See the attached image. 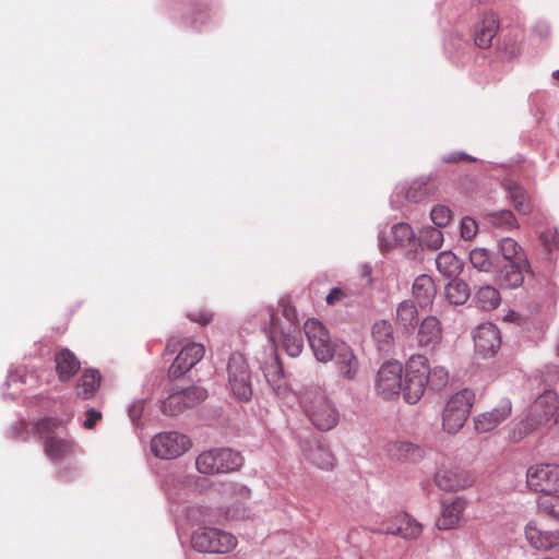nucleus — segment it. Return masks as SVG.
I'll use <instances>...</instances> for the list:
<instances>
[{"instance_id": "10", "label": "nucleus", "mask_w": 559, "mask_h": 559, "mask_svg": "<svg viewBox=\"0 0 559 559\" xmlns=\"http://www.w3.org/2000/svg\"><path fill=\"white\" fill-rule=\"evenodd\" d=\"M403 367L399 361L383 364L376 378V390L379 395L390 400L397 395L402 389Z\"/></svg>"}, {"instance_id": "11", "label": "nucleus", "mask_w": 559, "mask_h": 559, "mask_svg": "<svg viewBox=\"0 0 559 559\" xmlns=\"http://www.w3.org/2000/svg\"><path fill=\"white\" fill-rule=\"evenodd\" d=\"M192 447L187 435L178 431H164L151 439L152 454H186Z\"/></svg>"}, {"instance_id": "7", "label": "nucleus", "mask_w": 559, "mask_h": 559, "mask_svg": "<svg viewBox=\"0 0 559 559\" xmlns=\"http://www.w3.org/2000/svg\"><path fill=\"white\" fill-rule=\"evenodd\" d=\"M425 372V356L414 355L406 362L401 392L408 404H416L428 389Z\"/></svg>"}, {"instance_id": "30", "label": "nucleus", "mask_w": 559, "mask_h": 559, "mask_svg": "<svg viewBox=\"0 0 559 559\" xmlns=\"http://www.w3.org/2000/svg\"><path fill=\"white\" fill-rule=\"evenodd\" d=\"M102 376L98 370H86L78 381V395L84 400L92 397L100 385Z\"/></svg>"}, {"instance_id": "44", "label": "nucleus", "mask_w": 559, "mask_h": 559, "mask_svg": "<svg viewBox=\"0 0 559 559\" xmlns=\"http://www.w3.org/2000/svg\"><path fill=\"white\" fill-rule=\"evenodd\" d=\"M537 506L543 513L559 521V496L540 497Z\"/></svg>"}, {"instance_id": "54", "label": "nucleus", "mask_w": 559, "mask_h": 559, "mask_svg": "<svg viewBox=\"0 0 559 559\" xmlns=\"http://www.w3.org/2000/svg\"><path fill=\"white\" fill-rule=\"evenodd\" d=\"M143 409V401H136L129 407V417L134 424L141 418Z\"/></svg>"}, {"instance_id": "16", "label": "nucleus", "mask_w": 559, "mask_h": 559, "mask_svg": "<svg viewBox=\"0 0 559 559\" xmlns=\"http://www.w3.org/2000/svg\"><path fill=\"white\" fill-rule=\"evenodd\" d=\"M524 536L530 546L536 550L547 551L559 546V531H545L535 520L527 522Z\"/></svg>"}, {"instance_id": "39", "label": "nucleus", "mask_w": 559, "mask_h": 559, "mask_svg": "<svg viewBox=\"0 0 559 559\" xmlns=\"http://www.w3.org/2000/svg\"><path fill=\"white\" fill-rule=\"evenodd\" d=\"M487 413L489 430H493L503 420H506L511 414V402L503 400L500 402L498 407L492 408Z\"/></svg>"}, {"instance_id": "60", "label": "nucleus", "mask_w": 559, "mask_h": 559, "mask_svg": "<svg viewBox=\"0 0 559 559\" xmlns=\"http://www.w3.org/2000/svg\"><path fill=\"white\" fill-rule=\"evenodd\" d=\"M552 76L556 79V80H559V69L556 70L554 73H552Z\"/></svg>"}, {"instance_id": "4", "label": "nucleus", "mask_w": 559, "mask_h": 559, "mask_svg": "<svg viewBox=\"0 0 559 559\" xmlns=\"http://www.w3.org/2000/svg\"><path fill=\"white\" fill-rule=\"evenodd\" d=\"M191 545L203 554H227L237 546V538L215 527H200L192 533Z\"/></svg>"}, {"instance_id": "42", "label": "nucleus", "mask_w": 559, "mask_h": 559, "mask_svg": "<svg viewBox=\"0 0 559 559\" xmlns=\"http://www.w3.org/2000/svg\"><path fill=\"white\" fill-rule=\"evenodd\" d=\"M182 396L186 408L193 407L207 397V392L197 385L182 386Z\"/></svg>"}, {"instance_id": "55", "label": "nucleus", "mask_w": 559, "mask_h": 559, "mask_svg": "<svg viewBox=\"0 0 559 559\" xmlns=\"http://www.w3.org/2000/svg\"><path fill=\"white\" fill-rule=\"evenodd\" d=\"M345 293L338 288V287H334L331 289V292L328 294L325 300H326V304L330 305V306H333L335 305L337 301H340L341 299H343L345 297Z\"/></svg>"}, {"instance_id": "46", "label": "nucleus", "mask_w": 559, "mask_h": 559, "mask_svg": "<svg viewBox=\"0 0 559 559\" xmlns=\"http://www.w3.org/2000/svg\"><path fill=\"white\" fill-rule=\"evenodd\" d=\"M392 235L394 240L400 245L409 242L415 236L413 228L406 223H397L393 225Z\"/></svg>"}, {"instance_id": "6", "label": "nucleus", "mask_w": 559, "mask_h": 559, "mask_svg": "<svg viewBox=\"0 0 559 559\" xmlns=\"http://www.w3.org/2000/svg\"><path fill=\"white\" fill-rule=\"evenodd\" d=\"M304 331L316 359L320 362L331 361L340 346L331 338L325 325L311 318L305 322Z\"/></svg>"}, {"instance_id": "26", "label": "nucleus", "mask_w": 559, "mask_h": 559, "mask_svg": "<svg viewBox=\"0 0 559 559\" xmlns=\"http://www.w3.org/2000/svg\"><path fill=\"white\" fill-rule=\"evenodd\" d=\"M499 28V21L493 13L486 15L475 32V44L483 49L489 48Z\"/></svg>"}, {"instance_id": "24", "label": "nucleus", "mask_w": 559, "mask_h": 559, "mask_svg": "<svg viewBox=\"0 0 559 559\" xmlns=\"http://www.w3.org/2000/svg\"><path fill=\"white\" fill-rule=\"evenodd\" d=\"M442 338L440 322L436 317H428L423 320L417 333L420 347L435 348Z\"/></svg>"}, {"instance_id": "38", "label": "nucleus", "mask_w": 559, "mask_h": 559, "mask_svg": "<svg viewBox=\"0 0 559 559\" xmlns=\"http://www.w3.org/2000/svg\"><path fill=\"white\" fill-rule=\"evenodd\" d=\"M534 431H543V427L539 426V421H537L536 418L530 417L527 415V417L520 421L518 426L510 432L509 439L510 441L516 443L521 441L524 436Z\"/></svg>"}, {"instance_id": "52", "label": "nucleus", "mask_w": 559, "mask_h": 559, "mask_svg": "<svg viewBox=\"0 0 559 559\" xmlns=\"http://www.w3.org/2000/svg\"><path fill=\"white\" fill-rule=\"evenodd\" d=\"M26 431V423L24 420L16 421L9 430V435L13 439H24Z\"/></svg>"}, {"instance_id": "57", "label": "nucleus", "mask_w": 559, "mask_h": 559, "mask_svg": "<svg viewBox=\"0 0 559 559\" xmlns=\"http://www.w3.org/2000/svg\"><path fill=\"white\" fill-rule=\"evenodd\" d=\"M535 34L545 39L550 36V26L546 22H538L534 27Z\"/></svg>"}, {"instance_id": "58", "label": "nucleus", "mask_w": 559, "mask_h": 559, "mask_svg": "<svg viewBox=\"0 0 559 559\" xmlns=\"http://www.w3.org/2000/svg\"><path fill=\"white\" fill-rule=\"evenodd\" d=\"M462 159H471L472 160L471 156H468L466 153H463V152L451 153L448 156L443 157V160L445 163H455V162H459Z\"/></svg>"}, {"instance_id": "1", "label": "nucleus", "mask_w": 559, "mask_h": 559, "mask_svg": "<svg viewBox=\"0 0 559 559\" xmlns=\"http://www.w3.org/2000/svg\"><path fill=\"white\" fill-rule=\"evenodd\" d=\"M278 308L281 314L276 313L272 307L260 310L259 319L262 330L272 344L275 345L277 341H281L290 357H298L304 348V340L296 309L286 298L278 301Z\"/></svg>"}, {"instance_id": "25", "label": "nucleus", "mask_w": 559, "mask_h": 559, "mask_svg": "<svg viewBox=\"0 0 559 559\" xmlns=\"http://www.w3.org/2000/svg\"><path fill=\"white\" fill-rule=\"evenodd\" d=\"M437 294L436 284L431 276L421 274L417 276L413 284V295L419 306H428L432 302Z\"/></svg>"}, {"instance_id": "43", "label": "nucleus", "mask_w": 559, "mask_h": 559, "mask_svg": "<svg viewBox=\"0 0 559 559\" xmlns=\"http://www.w3.org/2000/svg\"><path fill=\"white\" fill-rule=\"evenodd\" d=\"M499 253L508 261H516L521 251L520 245L512 238H502L498 243Z\"/></svg>"}, {"instance_id": "23", "label": "nucleus", "mask_w": 559, "mask_h": 559, "mask_svg": "<svg viewBox=\"0 0 559 559\" xmlns=\"http://www.w3.org/2000/svg\"><path fill=\"white\" fill-rule=\"evenodd\" d=\"M429 181V177H419L408 187H396V194H404L406 200L413 203L421 202L435 193L436 189Z\"/></svg>"}, {"instance_id": "9", "label": "nucleus", "mask_w": 559, "mask_h": 559, "mask_svg": "<svg viewBox=\"0 0 559 559\" xmlns=\"http://www.w3.org/2000/svg\"><path fill=\"white\" fill-rule=\"evenodd\" d=\"M526 484L533 491L550 496L559 491V465L536 464L526 472Z\"/></svg>"}, {"instance_id": "15", "label": "nucleus", "mask_w": 559, "mask_h": 559, "mask_svg": "<svg viewBox=\"0 0 559 559\" xmlns=\"http://www.w3.org/2000/svg\"><path fill=\"white\" fill-rule=\"evenodd\" d=\"M436 485L444 491H457L473 484L471 475L452 465H442L435 475Z\"/></svg>"}, {"instance_id": "49", "label": "nucleus", "mask_w": 559, "mask_h": 559, "mask_svg": "<svg viewBox=\"0 0 559 559\" xmlns=\"http://www.w3.org/2000/svg\"><path fill=\"white\" fill-rule=\"evenodd\" d=\"M540 239L549 251H559V234L557 231L548 230L543 233Z\"/></svg>"}, {"instance_id": "20", "label": "nucleus", "mask_w": 559, "mask_h": 559, "mask_svg": "<svg viewBox=\"0 0 559 559\" xmlns=\"http://www.w3.org/2000/svg\"><path fill=\"white\" fill-rule=\"evenodd\" d=\"M371 336L380 355L388 356L393 352L395 337L393 326L389 321H376L371 328Z\"/></svg>"}, {"instance_id": "22", "label": "nucleus", "mask_w": 559, "mask_h": 559, "mask_svg": "<svg viewBox=\"0 0 559 559\" xmlns=\"http://www.w3.org/2000/svg\"><path fill=\"white\" fill-rule=\"evenodd\" d=\"M334 358L340 376L349 381L354 380L359 371V361L353 349L347 345H341Z\"/></svg>"}, {"instance_id": "59", "label": "nucleus", "mask_w": 559, "mask_h": 559, "mask_svg": "<svg viewBox=\"0 0 559 559\" xmlns=\"http://www.w3.org/2000/svg\"><path fill=\"white\" fill-rule=\"evenodd\" d=\"M178 345H179V341L176 337L169 338L167 347H166V352L168 354H174L176 352Z\"/></svg>"}, {"instance_id": "27", "label": "nucleus", "mask_w": 559, "mask_h": 559, "mask_svg": "<svg viewBox=\"0 0 559 559\" xmlns=\"http://www.w3.org/2000/svg\"><path fill=\"white\" fill-rule=\"evenodd\" d=\"M437 270L448 278H454L463 270V261L451 251H442L436 258Z\"/></svg>"}, {"instance_id": "18", "label": "nucleus", "mask_w": 559, "mask_h": 559, "mask_svg": "<svg viewBox=\"0 0 559 559\" xmlns=\"http://www.w3.org/2000/svg\"><path fill=\"white\" fill-rule=\"evenodd\" d=\"M241 456H197L195 465L202 474H221L238 469Z\"/></svg>"}, {"instance_id": "13", "label": "nucleus", "mask_w": 559, "mask_h": 559, "mask_svg": "<svg viewBox=\"0 0 559 559\" xmlns=\"http://www.w3.org/2000/svg\"><path fill=\"white\" fill-rule=\"evenodd\" d=\"M475 350L484 358L493 356L501 345L499 329L492 323H483L473 334Z\"/></svg>"}, {"instance_id": "61", "label": "nucleus", "mask_w": 559, "mask_h": 559, "mask_svg": "<svg viewBox=\"0 0 559 559\" xmlns=\"http://www.w3.org/2000/svg\"><path fill=\"white\" fill-rule=\"evenodd\" d=\"M202 454H209V455H212L214 454L213 450H209V451H204Z\"/></svg>"}, {"instance_id": "21", "label": "nucleus", "mask_w": 559, "mask_h": 559, "mask_svg": "<svg viewBox=\"0 0 559 559\" xmlns=\"http://www.w3.org/2000/svg\"><path fill=\"white\" fill-rule=\"evenodd\" d=\"M466 508V501L463 498H455L449 503H443L441 514L438 518L436 525L439 530L456 528L462 519Z\"/></svg>"}, {"instance_id": "31", "label": "nucleus", "mask_w": 559, "mask_h": 559, "mask_svg": "<svg viewBox=\"0 0 559 559\" xmlns=\"http://www.w3.org/2000/svg\"><path fill=\"white\" fill-rule=\"evenodd\" d=\"M445 298L451 305H464L469 297L468 285L463 280L454 277L444 287Z\"/></svg>"}, {"instance_id": "40", "label": "nucleus", "mask_w": 559, "mask_h": 559, "mask_svg": "<svg viewBox=\"0 0 559 559\" xmlns=\"http://www.w3.org/2000/svg\"><path fill=\"white\" fill-rule=\"evenodd\" d=\"M469 262L480 272H489L492 269L490 252L484 248H475L469 252Z\"/></svg>"}, {"instance_id": "53", "label": "nucleus", "mask_w": 559, "mask_h": 559, "mask_svg": "<svg viewBox=\"0 0 559 559\" xmlns=\"http://www.w3.org/2000/svg\"><path fill=\"white\" fill-rule=\"evenodd\" d=\"M475 430L479 433H485L490 431L488 427V417L487 413H483L474 418Z\"/></svg>"}, {"instance_id": "19", "label": "nucleus", "mask_w": 559, "mask_h": 559, "mask_svg": "<svg viewBox=\"0 0 559 559\" xmlns=\"http://www.w3.org/2000/svg\"><path fill=\"white\" fill-rule=\"evenodd\" d=\"M381 532L403 538H416L421 533V524L406 513H400L382 524Z\"/></svg>"}, {"instance_id": "41", "label": "nucleus", "mask_w": 559, "mask_h": 559, "mask_svg": "<svg viewBox=\"0 0 559 559\" xmlns=\"http://www.w3.org/2000/svg\"><path fill=\"white\" fill-rule=\"evenodd\" d=\"M443 233L436 227H426L420 233V241L426 247L437 250L443 245Z\"/></svg>"}, {"instance_id": "3", "label": "nucleus", "mask_w": 559, "mask_h": 559, "mask_svg": "<svg viewBox=\"0 0 559 559\" xmlns=\"http://www.w3.org/2000/svg\"><path fill=\"white\" fill-rule=\"evenodd\" d=\"M34 429L44 441L46 454H68L75 451L74 442L68 436L62 420L44 417L35 424Z\"/></svg>"}, {"instance_id": "2", "label": "nucleus", "mask_w": 559, "mask_h": 559, "mask_svg": "<svg viewBox=\"0 0 559 559\" xmlns=\"http://www.w3.org/2000/svg\"><path fill=\"white\" fill-rule=\"evenodd\" d=\"M301 405L309 421L319 430H330L338 421V412L320 388H305Z\"/></svg>"}, {"instance_id": "51", "label": "nucleus", "mask_w": 559, "mask_h": 559, "mask_svg": "<svg viewBox=\"0 0 559 559\" xmlns=\"http://www.w3.org/2000/svg\"><path fill=\"white\" fill-rule=\"evenodd\" d=\"M310 464L322 469H331L334 466L333 456H311Z\"/></svg>"}, {"instance_id": "47", "label": "nucleus", "mask_w": 559, "mask_h": 559, "mask_svg": "<svg viewBox=\"0 0 559 559\" xmlns=\"http://www.w3.org/2000/svg\"><path fill=\"white\" fill-rule=\"evenodd\" d=\"M419 445L408 441H394L388 444L386 451L395 454H409L419 451Z\"/></svg>"}, {"instance_id": "34", "label": "nucleus", "mask_w": 559, "mask_h": 559, "mask_svg": "<svg viewBox=\"0 0 559 559\" xmlns=\"http://www.w3.org/2000/svg\"><path fill=\"white\" fill-rule=\"evenodd\" d=\"M262 371L273 391L280 394L283 386L282 384L284 372L278 359L274 357L264 362Z\"/></svg>"}, {"instance_id": "29", "label": "nucleus", "mask_w": 559, "mask_h": 559, "mask_svg": "<svg viewBox=\"0 0 559 559\" xmlns=\"http://www.w3.org/2000/svg\"><path fill=\"white\" fill-rule=\"evenodd\" d=\"M396 321L407 333H412L418 322L416 306L411 300L402 301L396 309Z\"/></svg>"}, {"instance_id": "32", "label": "nucleus", "mask_w": 559, "mask_h": 559, "mask_svg": "<svg viewBox=\"0 0 559 559\" xmlns=\"http://www.w3.org/2000/svg\"><path fill=\"white\" fill-rule=\"evenodd\" d=\"M186 408L183 396H182V386L179 384H173L168 396L162 403V412L165 415L175 416L182 412Z\"/></svg>"}, {"instance_id": "8", "label": "nucleus", "mask_w": 559, "mask_h": 559, "mask_svg": "<svg viewBox=\"0 0 559 559\" xmlns=\"http://www.w3.org/2000/svg\"><path fill=\"white\" fill-rule=\"evenodd\" d=\"M228 385L234 396L247 402L252 395L250 372L245 357L235 353L230 355L227 364Z\"/></svg>"}, {"instance_id": "37", "label": "nucleus", "mask_w": 559, "mask_h": 559, "mask_svg": "<svg viewBox=\"0 0 559 559\" xmlns=\"http://www.w3.org/2000/svg\"><path fill=\"white\" fill-rule=\"evenodd\" d=\"M507 190L515 210L523 215L530 214L531 204L526 191L514 182L509 183Z\"/></svg>"}, {"instance_id": "35", "label": "nucleus", "mask_w": 559, "mask_h": 559, "mask_svg": "<svg viewBox=\"0 0 559 559\" xmlns=\"http://www.w3.org/2000/svg\"><path fill=\"white\" fill-rule=\"evenodd\" d=\"M487 222L497 228L512 230L519 228V223L514 214L509 210H500L487 214Z\"/></svg>"}, {"instance_id": "12", "label": "nucleus", "mask_w": 559, "mask_h": 559, "mask_svg": "<svg viewBox=\"0 0 559 559\" xmlns=\"http://www.w3.org/2000/svg\"><path fill=\"white\" fill-rule=\"evenodd\" d=\"M559 408V396L554 390H545L533 403L530 417L536 418L539 426L548 427L555 425V415Z\"/></svg>"}, {"instance_id": "28", "label": "nucleus", "mask_w": 559, "mask_h": 559, "mask_svg": "<svg viewBox=\"0 0 559 559\" xmlns=\"http://www.w3.org/2000/svg\"><path fill=\"white\" fill-rule=\"evenodd\" d=\"M56 369L60 380L67 381L80 369V361L69 349H63L56 355Z\"/></svg>"}, {"instance_id": "5", "label": "nucleus", "mask_w": 559, "mask_h": 559, "mask_svg": "<svg viewBox=\"0 0 559 559\" xmlns=\"http://www.w3.org/2000/svg\"><path fill=\"white\" fill-rule=\"evenodd\" d=\"M474 401L475 393L471 389H463L450 397L442 416V426L445 431L456 433L464 426Z\"/></svg>"}, {"instance_id": "50", "label": "nucleus", "mask_w": 559, "mask_h": 559, "mask_svg": "<svg viewBox=\"0 0 559 559\" xmlns=\"http://www.w3.org/2000/svg\"><path fill=\"white\" fill-rule=\"evenodd\" d=\"M102 418V413L90 408L86 411V418L83 421V427L86 429H93L96 425V423Z\"/></svg>"}, {"instance_id": "17", "label": "nucleus", "mask_w": 559, "mask_h": 559, "mask_svg": "<svg viewBox=\"0 0 559 559\" xmlns=\"http://www.w3.org/2000/svg\"><path fill=\"white\" fill-rule=\"evenodd\" d=\"M524 272L531 273V265L526 258H518L516 261L507 262L496 275L501 287L513 289L522 285Z\"/></svg>"}, {"instance_id": "48", "label": "nucleus", "mask_w": 559, "mask_h": 559, "mask_svg": "<svg viewBox=\"0 0 559 559\" xmlns=\"http://www.w3.org/2000/svg\"><path fill=\"white\" fill-rule=\"evenodd\" d=\"M478 231L477 222L471 216H464L461 221V236L466 240H471Z\"/></svg>"}, {"instance_id": "62", "label": "nucleus", "mask_w": 559, "mask_h": 559, "mask_svg": "<svg viewBox=\"0 0 559 559\" xmlns=\"http://www.w3.org/2000/svg\"><path fill=\"white\" fill-rule=\"evenodd\" d=\"M487 0H478V2H486Z\"/></svg>"}, {"instance_id": "36", "label": "nucleus", "mask_w": 559, "mask_h": 559, "mask_svg": "<svg viewBox=\"0 0 559 559\" xmlns=\"http://www.w3.org/2000/svg\"><path fill=\"white\" fill-rule=\"evenodd\" d=\"M476 304L483 310L489 311L496 309L500 305V294L492 286L480 287L475 296Z\"/></svg>"}, {"instance_id": "56", "label": "nucleus", "mask_w": 559, "mask_h": 559, "mask_svg": "<svg viewBox=\"0 0 559 559\" xmlns=\"http://www.w3.org/2000/svg\"><path fill=\"white\" fill-rule=\"evenodd\" d=\"M189 318L202 325L207 324L212 321V314L209 311H199L198 313L189 314Z\"/></svg>"}, {"instance_id": "14", "label": "nucleus", "mask_w": 559, "mask_h": 559, "mask_svg": "<svg viewBox=\"0 0 559 559\" xmlns=\"http://www.w3.org/2000/svg\"><path fill=\"white\" fill-rule=\"evenodd\" d=\"M204 353V346L200 343L185 344L169 367V377L179 378L185 374L202 359Z\"/></svg>"}, {"instance_id": "45", "label": "nucleus", "mask_w": 559, "mask_h": 559, "mask_svg": "<svg viewBox=\"0 0 559 559\" xmlns=\"http://www.w3.org/2000/svg\"><path fill=\"white\" fill-rule=\"evenodd\" d=\"M430 217L436 226L444 227L452 221L453 213L447 205H436L430 212Z\"/></svg>"}, {"instance_id": "33", "label": "nucleus", "mask_w": 559, "mask_h": 559, "mask_svg": "<svg viewBox=\"0 0 559 559\" xmlns=\"http://www.w3.org/2000/svg\"><path fill=\"white\" fill-rule=\"evenodd\" d=\"M425 378H427V386L431 391L442 390L449 382V371L442 366L429 368L428 360L425 357Z\"/></svg>"}]
</instances>
